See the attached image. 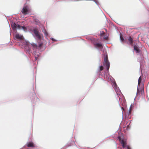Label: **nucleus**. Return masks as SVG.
<instances>
[{
	"label": "nucleus",
	"mask_w": 149,
	"mask_h": 149,
	"mask_svg": "<svg viewBox=\"0 0 149 149\" xmlns=\"http://www.w3.org/2000/svg\"><path fill=\"white\" fill-rule=\"evenodd\" d=\"M37 50L38 49H33V52L36 56H39L40 55V53L37 52Z\"/></svg>",
	"instance_id": "obj_17"
},
{
	"label": "nucleus",
	"mask_w": 149,
	"mask_h": 149,
	"mask_svg": "<svg viewBox=\"0 0 149 149\" xmlns=\"http://www.w3.org/2000/svg\"><path fill=\"white\" fill-rule=\"evenodd\" d=\"M26 149H29V148H26Z\"/></svg>",
	"instance_id": "obj_32"
},
{
	"label": "nucleus",
	"mask_w": 149,
	"mask_h": 149,
	"mask_svg": "<svg viewBox=\"0 0 149 149\" xmlns=\"http://www.w3.org/2000/svg\"><path fill=\"white\" fill-rule=\"evenodd\" d=\"M38 42V44L37 45V49L38 50L41 49H42L41 51V52H42L44 51L45 48L46 47H45L44 48H43V42L41 40V39H40V40H37Z\"/></svg>",
	"instance_id": "obj_7"
},
{
	"label": "nucleus",
	"mask_w": 149,
	"mask_h": 149,
	"mask_svg": "<svg viewBox=\"0 0 149 149\" xmlns=\"http://www.w3.org/2000/svg\"><path fill=\"white\" fill-rule=\"evenodd\" d=\"M32 31L33 33V35L37 39V40H40L42 39L41 37L38 33V29L36 28H35L32 30Z\"/></svg>",
	"instance_id": "obj_5"
},
{
	"label": "nucleus",
	"mask_w": 149,
	"mask_h": 149,
	"mask_svg": "<svg viewBox=\"0 0 149 149\" xmlns=\"http://www.w3.org/2000/svg\"><path fill=\"white\" fill-rule=\"evenodd\" d=\"M143 84L141 83V82H138V85L137 87V90L136 94V96L138 94H140V88L142 86Z\"/></svg>",
	"instance_id": "obj_11"
},
{
	"label": "nucleus",
	"mask_w": 149,
	"mask_h": 149,
	"mask_svg": "<svg viewBox=\"0 0 149 149\" xmlns=\"http://www.w3.org/2000/svg\"><path fill=\"white\" fill-rule=\"evenodd\" d=\"M29 8L27 6H25L22 9V13L24 15H26L28 13Z\"/></svg>",
	"instance_id": "obj_9"
},
{
	"label": "nucleus",
	"mask_w": 149,
	"mask_h": 149,
	"mask_svg": "<svg viewBox=\"0 0 149 149\" xmlns=\"http://www.w3.org/2000/svg\"><path fill=\"white\" fill-rule=\"evenodd\" d=\"M29 1V0H26V1Z\"/></svg>",
	"instance_id": "obj_31"
},
{
	"label": "nucleus",
	"mask_w": 149,
	"mask_h": 149,
	"mask_svg": "<svg viewBox=\"0 0 149 149\" xmlns=\"http://www.w3.org/2000/svg\"><path fill=\"white\" fill-rule=\"evenodd\" d=\"M141 81H142V78H141V77L140 76L139 78L138 82H141Z\"/></svg>",
	"instance_id": "obj_22"
},
{
	"label": "nucleus",
	"mask_w": 149,
	"mask_h": 149,
	"mask_svg": "<svg viewBox=\"0 0 149 149\" xmlns=\"http://www.w3.org/2000/svg\"><path fill=\"white\" fill-rule=\"evenodd\" d=\"M35 22L37 23H40V22L39 20L38 19H36L35 20Z\"/></svg>",
	"instance_id": "obj_25"
},
{
	"label": "nucleus",
	"mask_w": 149,
	"mask_h": 149,
	"mask_svg": "<svg viewBox=\"0 0 149 149\" xmlns=\"http://www.w3.org/2000/svg\"><path fill=\"white\" fill-rule=\"evenodd\" d=\"M103 65L106 68V70H104V68L103 65H100L98 68V72H97V73L100 76H101L104 77V79L101 78L102 80H104L105 79V81L108 82H110L112 86L115 89L117 95L119 97L122 93L114 79L109 74V70L110 66V63L108 60L106 56L104 58Z\"/></svg>",
	"instance_id": "obj_1"
},
{
	"label": "nucleus",
	"mask_w": 149,
	"mask_h": 149,
	"mask_svg": "<svg viewBox=\"0 0 149 149\" xmlns=\"http://www.w3.org/2000/svg\"><path fill=\"white\" fill-rule=\"evenodd\" d=\"M106 37H104V39H106Z\"/></svg>",
	"instance_id": "obj_29"
},
{
	"label": "nucleus",
	"mask_w": 149,
	"mask_h": 149,
	"mask_svg": "<svg viewBox=\"0 0 149 149\" xmlns=\"http://www.w3.org/2000/svg\"><path fill=\"white\" fill-rule=\"evenodd\" d=\"M22 36L21 35H19L18 34H16L14 38L15 40H20L21 39Z\"/></svg>",
	"instance_id": "obj_13"
},
{
	"label": "nucleus",
	"mask_w": 149,
	"mask_h": 149,
	"mask_svg": "<svg viewBox=\"0 0 149 149\" xmlns=\"http://www.w3.org/2000/svg\"><path fill=\"white\" fill-rule=\"evenodd\" d=\"M129 126V124L128 125H127V128H128V126Z\"/></svg>",
	"instance_id": "obj_28"
},
{
	"label": "nucleus",
	"mask_w": 149,
	"mask_h": 149,
	"mask_svg": "<svg viewBox=\"0 0 149 149\" xmlns=\"http://www.w3.org/2000/svg\"><path fill=\"white\" fill-rule=\"evenodd\" d=\"M90 40L91 42L94 44L95 48L100 51H102L103 48L102 45L100 42H98V39L93 38L90 39Z\"/></svg>",
	"instance_id": "obj_3"
},
{
	"label": "nucleus",
	"mask_w": 149,
	"mask_h": 149,
	"mask_svg": "<svg viewBox=\"0 0 149 149\" xmlns=\"http://www.w3.org/2000/svg\"><path fill=\"white\" fill-rule=\"evenodd\" d=\"M71 143H75V142L74 141H71Z\"/></svg>",
	"instance_id": "obj_27"
},
{
	"label": "nucleus",
	"mask_w": 149,
	"mask_h": 149,
	"mask_svg": "<svg viewBox=\"0 0 149 149\" xmlns=\"http://www.w3.org/2000/svg\"><path fill=\"white\" fill-rule=\"evenodd\" d=\"M134 49L136 53H139L140 55H141V52L138 46L136 45H134Z\"/></svg>",
	"instance_id": "obj_10"
},
{
	"label": "nucleus",
	"mask_w": 149,
	"mask_h": 149,
	"mask_svg": "<svg viewBox=\"0 0 149 149\" xmlns=\"http://www.w3.org/2000/svg\"><path fill=\"white\" fill-rule=\"evenodd\" d=\"M128 40L130 44L131 45H133V39L132 38H131V37L130 36H129V37L128 38Z\"/></svg>",
	"instance_id": "obj_15"
},
{
	"label": "nucleus",
	"mask_w": 149,
	"mask_h": 149,
	"mask_svg": "<svg viewBox=\"0 0 149 149\" xmlns=\"http://www.w3.org/2000/svg\"><path fill=\"white\" fill-rule=\"evenodd\" d=\"M50 39L52 40V41H57V40L54 39V38H50Z\"/></svg>",
	"instance_id": "obj_23"
},
{
	"label": "nucleus",
	"mask_w": 149,
	"mask_h": 149,
	"mask_svg": "<svg viewBox=\"0 0 149 149\" xmlns=\"http://www.w3.org/2000/svg\"><path fill=\"white\" fill-rule=\"evenodd\" d=\"M30 47H31V46H32L33 48V49H37V45L35 43L33 42H32V43H30Z\"/></svg>",
	"instance_id": "obj_14"
},
{
	"label": "nucleus",
	"mask_w": 149,
	"mask_h": 149,
	"mask_svg": "<svg viewBox=\"0 0 149 149\" xmlns=\"http://www.w3.org/2000/svg\"><path fill=\"white\" fill-rule=\"evenodd\" d=\"M118 138L119 139V141H120L121 143L122 144V147L123 148H125V147L127 146L126 145V144H125L123 140L121 139L120 136H118Z\"/></svg>",
	"instance_id": "obj_12"
},
{
	"label": "nucleus",
	"mask_w": 149,
	"mask_h": 149,
	"mask_svg": "<svg viewBox=\"0 0 149 149\" xmlns=\"http://www.w3.org/2000/svg\"><path fill=\"white\" fill-rule=\"evenodd\" d=\"M92 1H94L95 3L99 6V3L97 0H92Z\"/></svg>",
	"instance_id": "obj_21"
},
{
	"label": "nucleus",
	"mask_w": 149,
	"mask_h": 149,
	"mask_svg": "<svg viewBox=\"0 0 149 149\" xmlns=\"http://www.w3.org/2000/svg\"><path fill=\"white\" fill-rule=\"evenodd\" d=\"M72 145L71 144H70V145H69V146H71Z\"/></svg>",
	"instance_id": "obj_30"
},
{
	"label": "nucleus",
	"mask_w": 149,
	"mask_h": 149,
	"mask_svg": "<svg viewBox=\"0 0 149 149\" xmlns=\"http://www.w3.org/2000/svg\"><path fill=\"white\" fill-rule=\"evenodd\" d=\"M38 56H35V61H36V60H37L38 59Z\"/></svg>",
	"instance_id": "obj_26"
},
{
	"label": "nucleus",
	"mask_w": 149,
	"mask_h": 149,
	"mask_svg": "<svg viewBox=\"0 0 149 149\" xmlns=\"http://www.w3.org/2000/svg\"><path fill=\"white\" fill-rule=\"evenodd\" d=\"M24 43L25 45L24 48L26 54H28L30 56L32 52L31 47H30V43L28 41L25 40Z\"/></svg>",
	"instance_id": "obj_4"
},
{
	"label": "nucleus",
	"mask_w": 149,
	"mask_h": 149,
	"mask_svg": "<svg viewBox=\"0 0 149 149\" xmlns=\"http://www.w3.org/2000/svg\"><path fill=\"white\" fill-rule=\"evenodd\" d=\"M120 40L121 42H124L125 40L124 38L121 36V35H120Z\"/></svg>",
	"instance_id": "obj_20"
},
{
	"label": "nucleus",
	"mask_w": 149,
	"mask_h": 149,
	"mask_svg": "<svg viewBox=\"0 0 149 149\" xmlns=\"http://www.w3.org/2000/svg\"><path fill=\"white\" fill-rule=\"evenodd\" d=\"M42 31L44 33L45 36L47 37L48 36V32L46 31V30L43 27L42 29Z\"/></svg>",
	"instance_id": "obj_16"
},
{
	"label": "nucleus",
	"mask_w": 149,
	"mask_h": 149,
	"mask_svg": "<svg viewBox=\"0 0 149 149\" xmlns=\"http://www.w3.org/2000/svg\"><path fill=\"white\" fill-rule=\"evenodd\" d=\"M32 95L33 96L30 98L32 102L35 103L36 102L39 101V99L36 96V94L34 93H33Z\"/></svg>",
	"instance_id": "obj_8"
},
{
	"label": "nucleus",
	"mask_w": 149,
	"mask_h": 149,
	"mask_svg": "<svg viewBox=\"0 0 149 149\" xmlns=\"http://www.w3.org/2000/svg\"><path fill=\"white\" fill-rule=\"evenodd\" d=\"M11 27L15 31V30L18 29L21 30L22 29L24 31L26 32L27 31V29L26 27L24 26H21L17 22L15 23V22L11 20L10 21Z\"/></svg>",
	"instance_id": "obj_2"
},
{
	"label": "nucleus",
	"mask_w": 149,
	"mask_h": 149,
	"mask_svg": "<svg viewBox=\"0 0 149 149\" xmlns=\"http://www.w3.org/2000/svg\"><path fill=\"white\" fill-rule=\"evenodd\" d=\"M27 146L28 147H33L34 146V144L32 142H29L27 143Z\"/></svg>",
	"instance_id": "obj_18"
},
{
	"label": "nucleus",
	"mask_w": 149,
	"mask_h": 149,
	"mask_svg": "<svg viewBox=\"0 0 149 149\" xmlns=\"http://www.w3.org/2000/svg\"><path fill=\"white\" fill-rule=\"evenodd\" d=\"M143 85H144L143 84L142 86L140 87V92L141 91V92L142 93H144Z\"/></svg>",
	"instance_id": "obj_19"
},
{
	"label": "nucleus",
	"mask_w": 149,
	"mask_h": 149,
	"mask_svg": "<svg viewBox=\"0 0 149 149\" xmlns=\"http://www.w3.org/2000/svg\"><path fill=\"white\" fill-rule=\"evenodd\" d=\"M124 149H131V148L130 147H128V146H127L125 148H124Z\"/></svg>",
	"instance_id": "obj_24"
},
{
	"label": "nucleus",
	"mask_w": 149,
	"mask_h": 149,
	"mask_svg": "<svg viewBox=\"0 0 149 149\" xmlns=\"http://www.w3.org/2000/svg\"><path fill=\"white\" fill-rule=\"evenodd\" d=\"M120 106V107L123 114V113H124V115L125 117V118H129V115L131 113V112L130 111V107H132V104H131L130 107L128 110V112L127 111V113L125 112V110H124L123 109V108L122 107H120V105H119Z\"/></svg>",
	"instance_id": "obj_6"
}]
</instances>
